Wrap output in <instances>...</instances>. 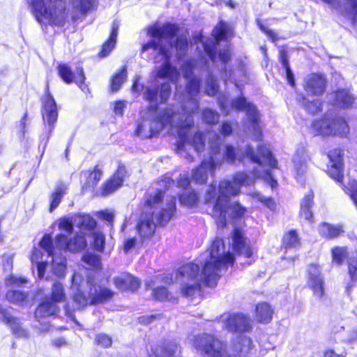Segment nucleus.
Wrapping results in <instances>:
<instances>
[{
  "label": "nucleus",
  "mask_w": 357,
  "mask_h": 357,
  "mask_svg": "<svg viewBox=\"0 0 357 357\" xmlns=\"http://www.w3.org/2000/svg\"><path fill=\"white\" fill-rule=\"evenodd\" d=\"M193 69L192 62H186L182 67L183 76L188 79L186 86V102L182 109V112H176L173 108H167L159 114L157 112L158 99L160 102L166 101L171 92L169 83H165L161 86L160 95L158 89L155 87L147 88L144 93V98L150 103L147 112L142 114V121L138 124L135 131L138 136L148 138L158 133L163 128L170 126L177 129L178 135L180 138L178 144V152L182 154V149L185 146V141L192 144L197 152H200L204 146V139L202 133L197 132L192 140L186 138L190 128L193 126L194 121L192 114L198 109V102L195 96L199 91L200 81L199 79L190 78Z\"/></svg>",
  "instance_id": "f257e3e1"
},
{
  "label": "nucleus",
  "mask_w": 357,
  "mask_h": 357,
  "mask_svg": "<svg viewBox=\"0 0 357 357\" xmlns=\"http://www.w3.org/2000/svg\"><path fill=\"white\" fill-rule=\"evenodd\" d=\"M222 239H215L209 250L200 255L197 263L190 262L180 267L175 282L180 285L182 295L190 296L200 289L202 284L214 286L222 270L234 263V257L225 252Z\"/></svg>",
  "instance_id": "f03ea898"
},
{
  "label": "nucleus",
  "mask_w": 357,
  "mask_h": 357,
  "mask_svg": "<svg viewBox=\"0 0 357 357\" xmlns=\"http://www.w3.org/2000/svg\"><path fill=\"white\" fill-rule=\"evenodd\" d=\"M178 28L174 24H166L160 26L154 24L147 29V35L151 38L145 43L142 48V52L153 50L155 54V62L160 61L162 63L155 66V74L158 77L169 79L172 82H176L179 77V73L176 68L171 66L169 59L171 57L170 49H176L178 58L182 56L188 47V40L185 36H181L176 38L174 45H172Z\"/></svg>",
  "instance_id": "7ed1b4c3"
},
{
  "label": "nucleus",
  "mask_w": 357,
  "mask_h": 357,
  "mask_svg": "<svg viewBox=\"0 0 357 357\" xmlns=\"http://www.w3.org/2000/svg\"><path fill=\"white\" fill-rule=\"evenodd\" d=\"M218 144V139L211 142V153L209 158L204 159L201 165L193 171L192 179L196 183H206L208 175L213 173L215 168L220 165L225 158L229 162L234 164L236 162H241L243 158L248 157L259 165H267L271 168L277 167L278 162L266 146H259L258 152L255 154L250 146L246 147L245 151H242L227 145L224 153H221Z\"/></svg>",
  "instance_id": "20e7f679"
},
{
  "label": "nucleus",
  "mask_w": 357,
  "mask_h": 357,
  "mask_svg": "<svg viewBox=\"0 0 357 357\" xmlns=\"http://www.w3.org/2000/svg\"><path fill=\"white\" fill-rule=\"evenodd\" d=\"M257 177L264 179L272 188H274L278 184L277 181L273 178L270 172L264 171L261 174L255 171L253 176H250L243 172H238L234 175L231 181H221L219 184L218 192L214 185L209 186L204 199L206 203L213 204L211 215L219 227H224L226 225L227 211L225 208L229 198L238 195L242 186L253 184Z\"/></svg>",
  "instance_id": "39448f33"
},
{
  "label": "nucleus",
  "mask_w": 357,
  "mask_h": 357,
  "mask_svg": "<svg viewBox=\"0 0 357 357\" xmlns=\"http://www.w3.org/2000/svg\"><path fill=\"white\" fill-rule=\"evenodd\" d=\"M82 282L83 279L80 274L73 275L71 290L74 292L73 300L77 304V307L88 304L102 303L111 299L114 296L112 290L99 286L93 276H88L84 284H82Z\"/></svg>",
  "instance_id": "423d86ee"
},
{
  "label": "nucleus",
  "mask_w": 357,
  "mask_h": 357,
  "mask_svg": "<svg viewBox=\"0 0 357 357\" xmlns=\"http://www.w3.org/2000/svg\"><path fill=\"white\" fill-rule=\"evenodd\" d=\"M36 20L41 24L63 26L68 20L63 0H31Z\"/></svg>",
  "instance_id": "0eeeda50"
},
{
  "label": "nucleus",
  "mask_w": 357,
  "mask_h": 357,
  "mask_svg": "<svg viewBox=\"0 0 357 357\" xmlns=\"http://www.w3.org/2000/svg\"><path fill=\"white\" fill-rule=\"evenodd\" d=\"M162 197L161 190H156L151 194L146 200L142 214L136 225V229L141 238V241L151 238L155 230V223L153 221V216L158 209V204Z\"/></svg>",
  "instance_id": "6e6552de"
},
{
  "label": "nucleus",
  "mask_w": 357,
  "mask_h": 357,
  "mask_svg": "<svg viewBox=\"0 0 357 357\" xmlns=\"http://www.w3.org/2000/svg\"><path fill=\"white\" fill-rule=\"evenodd\" d=\"M311 129L315 135L324 136L344 137L349 131L348 125L342 118L331 114H327L323 118L314 121Z\"/></svg>",
  "instance_id": "1a4fd4ad"
},
{
  "label": "nucleus",
  "mask_w": 357,
  "mask_h": 357,
  "mask_svg": "<svg viewBox=\"0 0 357 357\" xmlns=\"http://www.w3.org/2000/svg\"><path fill=\"white\" fill-rule=\"evenodd\" d=\"M219 104L222 111L226 114L229 113L230 108L245 112L251 123L252 129L254 131L253 139L255 140L260 139L261 137V129L259 123V114L254 105L247 102L243 98L234 100L229 108L227 107L226 101L224 100L219 99Z\"/></svg>",
  "instance_id": "9d476101"
},
{
  "label": "nucleus",
  "mask_w": 357,
  "mask_h": 357,
  "mask_svg": "<svg viewBox=\"0 0 357 357\" xmlns=\"http://www.w3.org/2000/svg\"><path fill=\"white\" fill-rule=\"evenodd\" d=\"M188 340L198 351L209 357H223L226 351L221 341L207 333L190 336Z\"/></svg>",
  "instance_id": "9b49d317"
},
{
  "label": "nucleus",
  "mask_w": 357,
  "mask_h": 357,
  "mask_svg": "<svg viewBox=\"0 0 357 357\" xmlns=\"http://www.w3.org/2000/svg\"><path fill=\"white\" fill-rule=\"evenodd\" d=\"M43 250L47 252L48 256L52 257V271L57 277H64L66 269V259L61 255L56 252V249L53 245L52 238L46 234L40 242Z\"/></svg>",
  "instance_id": "f8f14e48"
},
{
  "label": "nucleus",
  "mask_w": 357,
  "mask_h": 357,
  "mask_svg": "<svg viewBox=\"0 0 357 357\" xmlns=\"http://www.w3.org/2000/svg\"><path fill=\"white\" fill-rule=\"evenodd\" d=\"M42 104L43 119L45 126H47L46 130L47 142L51 137L54 129L55 123L58 119V111L55 100L48 91L43 97Z\"/></svg>",
  "instance_id": "ddd939ff"
},
{
  "label": "nucleus",
  "mask_w": 357,
  "mask_h": 357,
  "mask_svg": "<svg viewBox=\"0 0 357 357\" xmlns=\"http://www.w3.org/2000/svg\"><path fill=\"white\" fill-rule=\"evenodd\" d=\"M224 328L230 332H248L252 329L250 318L243 314H224L220 317Z\"/></svg>",
  "instance_id": "4468645a"
},
{
  "label": "nucleus",
  "mask_w": 357,
  "mask_h": 357,
  "mask_svg": "<svg viewBox=\"0 0 357 357\" xmlns=\"http://www.w3.org/2000/svg\"><path fill=\"white\" fill-rule=\"evenodd\" d=\"M86 236L78 232L73 238H68L67 235L60 234L56 237L55 246L56 250H68L70 252H79L84 250L86 245Z\"/></svg>",
  "instance_id": "2eb2a0df"
},
{
  "label": "nucleus",
  "mask_w": 357,
  "mask_h": 357,
  "mask_svg": "<svg viewBox=\"0 0 357 357\" xmlns=\"http://www.w3.org/2000/svg\"><path fill=\"white\" fill-rule=\"evenodd\" d=\"M307 284L313 296L319 301H324L326 298L324 289V281L321 275L319 268L314 264H312L308 268Z\"/></svg>",
  "instance_id": "dca6fc26"
},
{
  "label": "nucleus",
  "mask_w": 357,
  "mask_h": 357,
  "mask_svg": "<svg viewBox=\"0 0 357 357\" xmlns=\"http://www.w3.org/2000/svg\"><path fill=\"white\" fill-rule=\"evenodd\" d=\"M232 248L234 252L239 256L243 257L248 260V264H251L253 251L250 245V242L244 237L241 229H235L232 234Z\"/></svg>",
  "instance_id": "f3484780"
},
{
  "label": "nucleus",
  "mask_w": 357,
  "mask_h": 357,
  "mask_svg": "<svg viewBox=\"0 0 357 357\" xmlns=\"http://www.w3.org/2000/svg\"><path fill=\"white\" fill-rule=\"evenodd\" d=\"M149 357H177L181 354V347L173 341L151 345L147 350Z\"/></svg>",
  "instance_id": "a211bd4d"
},
{
  "label": "nucleus",
  "mask_w": 357,
  "mask_h": 357,
  "mask_svg": "<svg viewBox=\"0 0 357 357\" xmlns=\"http://www.w3.org/2000/svg\"><path fill=\"white\" fill-rule=\"evenodd\" d=\"M326 84V81L323 75L312 73L304 79L303 89L310 95L320 96L325 91Z\"/></svg>",
  "instance_id": "6ab92c4d"
},
{
  "label": "nucleus",
  "mask_w": 357,
  "mask_h": 357,
  "mask_svg": "<svg viewBox=\"0 0 357 357\" xmlns=\"http://www.w3.org/2000/svg\"><path fill=\"white\" fill-rule=\"evenodd\" d=\"M59 74L61 79L66 83L75 82L79 88L85 91L88 88L84 84L85 76L82 68H78L76 74L66 64H60L58 67Z\"/></svg>",
  "instance_id": "aec40b11"
},
{
  "label": "nucleus",
  "mask_w": 357,
  "mask_h": 357,
  "mask_svg": "<svg viewBox=\"0 0 357 357\" xmlns=\"http://www.w3.org/2000/svg\"><path fill=\"white\" fill-rule=\"evenodd\" d=\"M253 349L252 340L247 336H240L234 342L231 351H226L223 357H245Z\"/></svg>",
  "instance_id": "412c9836"
},
{
  "label": "nucleus",
  "mask_w": 357,
  "mask_h": 357,
  "mask_svg": "<svg viewBox=\"0 0 357 357\" xmlns=\"http://www.w3.org/2000/svg\"><path fill=\"white\" fill-rule=\"evenodd\" d=\"M328 156L330 160L328 174L334 180L341 182L343 178L342 151L340 149H335L330 151Z\"/></svg>",
  "instance_id": "4be33fe9"
},
{
  "label": "nucleus",
  "mask_w": 357,
  "mask_h": 357,
  "mask_svg": "<svg viewBox=\"0 0 357 357\" xmlns=\"http://www.w3.org/2000/svg\"><path fill=\"white\" fill-rule=\"evenodd\" d=\"M74 225L79 229V233L89 236L96 230V222L89 215H77L73 217Z\"/></svg>",
  "instance_id": "5701e85b"
},
{
  "label": "nucleus",
  "mask_w": 357,
  "mask_h": 357,
  "mask_svg": "<svg viewBox=\"0 0 357 357\" xmlns=\"http://www.w3.org/2000/svg\"><path fill=\"white\" fill-rule=\"evenodd\" d=\"M0 319L10 326L13 334L17 337H26L27 336L26 330L21 326L19 320L11 316L7 310L0 309Z\"/></svg>",
  "instance_id": "b1692460"
},
{
  "label": "nucleus",
  "mask_w": 357,
  "mask_h": 357,
  "mask_svg": "<svg viewBox=\"0 0 357 357\" xmlns=\"http://www.w3.org/2000/svg\"><path fill=\"white\" fill-rule=\"evenodd\" d=\"M126 173L125 167L119 166L114 176L105 184L102 188V195H109L120 188L123 184Z\"/></svg>",
  "instance_id": "393cba45"
},
{
  "label": "nucleus",
  "mask_w": 357,
  "mask_h": 357,
  "mask_svg": "<svg viewBox=\"0 0 357 357\" xmlns=\"http://www.w3.org/2000/svg\"><path fill=\"white\" fill-rule=\"evenodd\" d=\"M307 161L308 156L305 148L303 145H300L297 147L292 159L294 168L298 176L306 171Z\"/></svg>",
  "instance_id": "a878e982"
},
{
  "label": "nucleus",
  "mask_w": 357,
  "mask_h": 357,
  "mask_svg": "<svg viewBox=\"0 0 357 357\" xmlns=\"http://www.w3.org/2000/svg\"><path fill=\"white\" fill-rule=\"evenodd\" d=\"M114 282L116 288L121 291H135L140 285L139 280L128 273H123L114 278Z\"/></svg>",
  "instance_id": "bb28decb"
},
{
  "label": "nucleus",
  "mask_w": 357,
  "mask_h": 357,
  "mask_svg": "<svg viewBox=\"0 0 357 357\" xmlns=\"http://www.w3.org/2000/svg\"><path fill=\"white\" fill-rule=\"evenodd\" d=\"M273 310L267 303H260L256 306L255 319L260 323H268L273 318Z\"/></svg>",
  "instance_id": "cd10ccee"
},
{
  "label": "nucleus",
  "mask_w": 357,
  "mask_h": 357,
  "mask_svg": "<svg viewBox=\"0 0 357 357\" xmlns=\"http://www.w3.org/2000/svg\"><path fill=\"white\" fill-rule=\"evenodd\" d=\"M68 186L65 183H58L52 192L50 200V212H52L59 205L63 197L67 192Z\"/></svg>",
  "instance_id": "c85d7f7f"
},
{
  "label": "nucleus",
  "mask_w": 357,
  "mask_h": 357,
  "mask_svg": "<svg viewBox=\"0 0 357 357\" xmlns=\"http://www.w3.org/2000/svg\"><path fill=\"white\" fill-rule=\"evenodd\" d=\"M70 3L75 9V13L72 15V20H76L79 15L85 14L92 6L93 0H70Z\"/></svg>",
  "instance_id": "c756f323"
},
{
  "label": "nucleus",
  "mask_w": 357,
  "mask_h": 357,
  "mask_svg": "<svg viewBox=\"0 0 357 357\" xmlns=\"http://www.w3.org/2000/svg\"><path fill=\"white\" fill-rule=\"evenodd\" d=\"M59 311V307L51 301L43 302L36 310L35 315L37 318H42L54 315Z\"/></svg>",
  "instance_id": "7c9ffc66"
},
{
  "label": "nucleus",
  "mask_w": 357,
  "mask_h": 357,
  "mask_svg": "<svg viewBox=\"0 0 357 357\" xmlns=\"http://www.w3.org/2000/svg\"><path fill=\"white\" fill-rule=\"evenodd\" d=\"M313 193L310 192L303 197L301 204V217L310 222L312 221V218L311 208L313 204Z\"/></svg>",
  "instance_id": "2f4dec72"
},
{
  "label": "nucleus",
  "mask_w": 357,
  "mask_h": 357,
  "mask_svg": "<svg viewBox=\"0 0 357 357\" xmlns=\"http://www.w3.org/2000/svg\"><path fill=\"white\" fill-rule=\"evenodd\" d=\"M119 24L114 22L112 24V32L109 40L102 45V51L100 53L101 57L107 56L115 47L118 35Z\"/></svg>",
  "instance_id": "473e14b6"
},
{
  "label": "nucleus",
  "mask_w": 357,
  "mask_h": 357,
  "mask_svg": "<svg viewBox=\"0 0 357 357\" xmlns=\"http://www.w3.org/2000/svg\"><path fill=\"white\" fill-rule=\"evenodd\" d=\"M39 246H40L39 245ZM40 249H43L41 247L39 248H34L32 255L31 256V260L32 264H36L38 271V277L39 278H42L45 274L46 263L43 260V254Z\"/></svg>",
  "instance_id": "72a5a7b5"
},
{
  "label": "nucleus",
  "mask_w": 357,
  "mask_h": 357,
  "mask_svg": "<svg viewBox=\"0 0 357 357\" xmlns=\"http://www.w3.org/2000/svg\"><path fill=\"white\" fill-rule=\"evenodd\" d=\"M227 211V216L226 220L227 218H241L244 216L246 213V208L243 207L241 204L238 202H234L233 203H230L229 200H228L227 206H226Z\"/></svg>",
  "instance_id": "f704fd0d"
},
{
  "label": "nucleus",
  "mask_w": 357,
  "mask_h": 357,
  "mask_svg": "<svg viewBox=\"0 0 357 357\" xmlns=\"http://www.w3.org/2000/svg\"><path fill=\"white\" fill-rule=\"evenodd\" d=\"M334 96L335 98V103L342 107L351 106L355 101L349 91L344 89L336 91Z\"/></svg>",
  "instance_id": "c9c22d12"
},
{
  "label": "nucleus",
  "mask_w": 357,
  "mask_h": 357,
  "mask_svg": "<svg viewBox=\"0 0 357 357\" xmlns=\"http://www.w3.org/2000/svg\"><path fill=\"white\" fill-rule=\"evenodd\" d=\"M297 100L303 107L311 114H317L322 110V102L319 100H315L311 102L306 101V98L300 95L297 97Z\"/></svg>",
  "instance_id": "e433bc0d"
},
{
  "label": "nucleus",
  "mask_w": 357,
  "mask_h": 357,
  "mask_svg": "<svg viewBox=\"0 0 357 357\" xmlns=\"http://www.w3.org/2000/svg\"><path fill=\"white\" fill-rule=\"evenodd\" d=\"M342 231L341 227H335L327 223H322L319 228L320 235L325 238L337 237Z\"/></svg>",
  "instance_id": "4c0bfd02"
},
{
  "label": "nucleus",
  "mask_w": 357,
  "mask_h": 357,
  "mask_svg": "<svg viewBox=\"0 0 357 357\" xmlns=\"http://www.w3.org/2000/svg\"><path fill=\"white\" fill-rule=\"evenodd\" d=\"M175 210V199H172L168 204L167 208L161 211L155 218L159 223L166 222L170 220Z\"/></svg>",
  "instance_id": "58836bf2"
},
{
  "label": "nucleus",
  "mask_w": 357,
  "mask_h": 357,
  "mask_svg": "<svg viewBox=\"0 0 357 357\" xmlns=\"http://www.w3.org/2000/svg\"><path fill=\"white\" fill-rule=\"evenodd\" d=\"M180 202L184 206L191 207L198 202V197L193 190L188 189L181 195Z\"/></svg>",
  "instance_id": "ea45409f"
},
{
  "label": "nucleus",
  "mask_w": 357,
  "mask_h": 357,
  "mask_svg": "<svg viewBox=\"0 0 357 357\" xmlns=\"http://www.w3.org/2000/svg\"><path fill=\"white\" fill-rule=\"evenodd\" d=\"M127 77L126 68L123 67L119 73H117L112 78L111 83V89L112 91H117L126 81Z\"/></svg>",
  "instance_id": "a19ab883"
},
{
  "label": "nucleus",
  "mask_w": 357,
  "mask_h": 357,
  "mask_svg": "<svg viewBox=\"0 0 357 357\" xmlns=\"http://www.w3.org/2000/svg\"><path fill=\"white\" fill-rule=\"evenodd\" d=\"M299 245V238L296 231L291 230L283 237V245L285 248H296Z\"/></svg>",
  "instance_id": "79ce46f5"
},
{
  "label": "nucleus",
  "mask_w": 357,
  "mask_h": 357,
  "mask_svg": "<svg viewBox=\"0 0 357 357\" xmlns=\"http://www.w3.org/2000/svg\"><path fill=\"white\" fill-rule=\"evenodd\" d=\"M66 295L64 289L61 283L56 282L52 288V300L53 303L61 302L64 301Z\"/></svg>",
  "instance_id": "37998d69"
},
{
  "label": "nucleus",
  "mask_w": 357,
  "mask_h": 357,
  "mask_svg": "<svg viewBox=\"0 0 357 357\" xmlns=\"http://www.w3.org/2000/svg\"><path fill=\"white\" fill-rule=\"evenodd\" d=\"M83 262L86 264V268H98L100 266V257L91 253L85 254L82 257Z\"/></svg>",
  "instance_id": "c03bdc74"
},
{
  "label": "nucleus",
  "mask_w": 357,
  "mask_h": 357,
  "mask_svg": "<svg viewBox=\"0 0 357 357\" xmlns=\"http://www.w3.org/2000/svg\"><path fill=\"white\" fill-rule=\"evenodd\" d=\"M153 296L155 300L164 301H174L176 299L172 294L169 293L167 289L165 287H158L153 291Z\"/></svg>",
  "instance_id": "a18cd8bd"
},
{
  "label": "nucleus",
  "mask_w": 357,
  "mask_h": 357,
  "mask_svg": "<svg viewBox=\"0 0 357 357\" xmlns=\"http://www.w3.org/2000/svg\"><path fill=\"white\" fill-rule=\"evenodd\" d=\"M228 31V25L226 23L221 22L214 28L213 31V36L218 43L227 37Z\"/></svg>",
  "instance_id": "49530a36"
},
{
  "label": "nucleus",
  "mask_w": 357,
  "mask_h": 357,
  "mask_svg": "<svg viewBox=\"0 0 357 357\" xmlns=\"http://www.w3.org/2000/svg\"><path fill=\"white\" fill-rule=\"evenodd\" d=\"M73 217L71 219L64 217L58 221L59 229L61 231L66 233V235L72 234L73 230Z\"/></svg>",
  "instance_id": "de8ad7c7"
},
{
  "label": "nucleus",
  "mask_w": 357,
  "mask_h": 357,
  "mask_svg": "<svg viewBox=\"0 0 357 357\" xmlns=\"http://www.w3.org/2000/svg\"><path fill=\"white\" fill-rule=\"evenodd\" d=\"M89 236L93 238V245L94 249L98 251H102L105 248V236L104 235L98 231H93L91 234H89Z\"/></svg>",
  "instance_id": "09e8293b"
},
{
  "label": "nucleus",
  "mask_w": 357,
  "mask_h": 357,
  "mask_svg": "<svg viewBox=\"0 0 357 357\" xmlns=\"http://www.w3.org/2000/svg\"><path fill=\"white\" fill-rule=\"evenodd\" d=\"M6 298L13 303H21L26 298V294L18 290H10L6 294Z\"/></svg>",
  "instance_id": "8fccbe9b"
},
{
  "label": "nucleus",
  "mask_w": 357,
  "mask_h": 357,
  "mask_svg": "<svg viewBox=\"0 0 357 357\" xmlns=\"http://www.w3.org/2000/svg\"><path fill=\"white\" fill-rule=\"evenodd\" d=\"M344 7L348 16L354 21L357 15V0H344Z\"/></svg>",
  "instance_id": "3c124183"
},
{
  "label": "nucleus",
  "mask_w": 357,
  "mask_h": 357,
  "mask_svg": "<svg viewBox=\"0 0 357 357\" xmlns=\"http://www.w3.org/2000/svg\"><path fill=\"white\" fill-rule=\"evenodd\" d=\"M250 195L255 199L261 202L271 209H273L275 204L273 200L270 197H265L258 192H254L250 193Z\"/></svg>",
  "instance_id": "603ef678"
},
{
  "label": "nucleus",
  "mask_w": 357,
  "mask_h": 357,
  "mask_svg": "<svg viewBox=\"0 0 357 357\" xmlns=\"http://www.w3.org/2000/svg\"><path fill=\"white\" fill-rule=\"evenodd\" d=\"M202 118L207 123H215L218 121L219 114L209 109H206L202 112Z\"/></svg>",
  "instance_id": "864d4df0"
},
{
  "label": "nucleus",
  "mask_w": 357,
  "mask_h": 357,
  "mask_svg": "<svg viewBox=\"0 0 357 357\" xmlns=\"http://www.w3.org/2000/svg\"><path fill=\"white\" fill-rule=\"evenodd\" d=\"M95 343L102 347H109L112 345V337L105 333H99L96 335Z\"/></svg>",
  "instance_id": "5fc2aeb1"
},
{
  "label": "nucleus",
  "mask_w": 357,
  "mask_h": 357,
  "mask_svg": "<svg viewBox=\"0 0 357 357\" xmlns=\"http://www.w3.org/2000/svg\"><path fill=\"white\" fill-rule=\"evenodd\" d=\"M218 90V85L215 78L210 75L206 81V87L205 89L206 93L208 96H214L216 94Z\"/></svg>",
  "instance_id": "6e6d98bb"
},
{
  "label": "nucleus",
  "mask_w": 357,
  "mask_h": 357,
  "mask_svg": "<svg viewBox=\"0 0 357 357\" xmlns=\"http://www.w3.org/2000/svg\"><path fill=\"white\" fill-rule=\"evenodd\" d=\"M332 254L333 261L340 264L346 257L347 251L344 248H335L332 250Z\"/></svg>",
  "instance_id": "4d7b16f0"
},
{
  "label": "nucleus",
  "mask_w": 357,
  "mask_h": 357,
  "mask_svg": "<svg viewBox=\"0 0 357 357\" xmlns=\"http://www.w3.org/2000/svg\"><path fill=\"white\" fill-rule=\"evenodd\" d=\"M102 174V171L98 167H96L94 170L90 173L88 177L89 186L93 187L96 185V183L100 181Z\"/></svg>",
  "instance_id": "13d9d810"
},
{
  "label": "nucleus",
  "mask_w": 357,
  "mask_h": 357,
  "mask_svg": "<svg viewBox=\"0 0 357 357\" xmlns=\"http://www.w3.org/2000/svg\"><path fill=\"white\" fill-rule=\"evenodd\" d=\"M349 273L352 280H357V259H350L349 261Z\"/></svg>",
  "instance_id": "bf43d9fd"
},
{
  "label": "nucleus",
  "mask_w": 357,
  "mask_h": 357,
  "mask_svg": "<svg viewBox=\"0 0 357 357\" xmlns=\"http://www.w3.org/2000/svg\"><path fill=\"white\" fill-rule=\"evenodd\" d=\"M26 282V280L22 277L11 275L6 280L7 285L20 286Z\"/></svg>",
  "instance_id": "052dcab7"
},
{
  "label": "nucleus",
  "mask_w": 357,
  "mask_h": 357,
  "mask_svg": "<svg viewBox=\"0 0 357 357\" xmlns=\"http://www.w3.org/2000/svg\"><path fill=\"white\" fill-rule=\"evenodd\" d=\"M137 243H141V242H138L135 237L126 239L123 243V251L125 252H129L132 248H135Z\"/></svg>",
  "instance_id": "680f3d73"
},
{
  "label": "nucleus",
  "mask_w": 357,
  "mask_h": 357,
  "mask_svg": "<svg viewBox=\"0 0 357 357\" xmlns=\"http://www.w3.org/2000/svg\"><path fill=\"white\" fill-rule=\"evenodd\" d=\"M98 215L100 218L106 220L109 223L113 222L114 218V212L110 210L100 211L98 213Z\"/></svg>",
  "instance_id": "e2e57ef3"
},
{
  "label": "nucleus",
  "mask_w": 357,
  "mask_h": 357,
  "mask_svg": "<svg viewBox=\"0 0 357 357\" xmlns=\"http://www.w3.org/2000/svg\"><path fill=\"white\" fill-rule=\"evenodd\" d=\"M203 43L205 52L212 61H215L214 49L215 48V45L214 43L211 42V44H208L206 42H203Z\"/></svg>",
  "instance_id": "0e129e2a"
},
{
  "label": "nucleus",
  "mask_w": 357,
  "mask_h": 357,
  "mask_svg": "<svg viewBox=\"0 0 357 357\" xmlns=\"http://www.w3.org/2000/svg\"><path fill=\"white\" fill-rule=\"evenodd\" d=\"M189 184H190V181H189L188 176L185 174L181 175L179 179L178 180V186L183 189H186L187 187L189 185Z\"/></svg>",
  "instance_id": "69168bd1"
},
{
  "label": "nucleus",
  "mask_w": 357,
  "mask_h": 357,
  "mask_svg": "<svg viewBox=\"0 0 357 357\" xmlns=\"http://www.w3.org/2000/svg\"><path fill=\"white\" fill-rule=\"evenodd\" d=\"M220 132L222 135H229L232 132V126L229 123H224L222 125Z\"/></svg>",
  "instance_id": "338daca9"
},
{
  "label": "nucleus",
  "mask_w": 357,
  "mask_h": 357,
  "mask_svg": "<svg viewBox=\"0 0 357 357\" xmlns=\"http://www.w3.org/2000/svg\"><path fill=\"white\" fill-rule=\"evenodd\" d=\"M219 59L223 63L227 62L230 59V52L229 50H221L219 53Z\"/></svg>",
  "instance_id": "774afa93"
}]
</instances>
